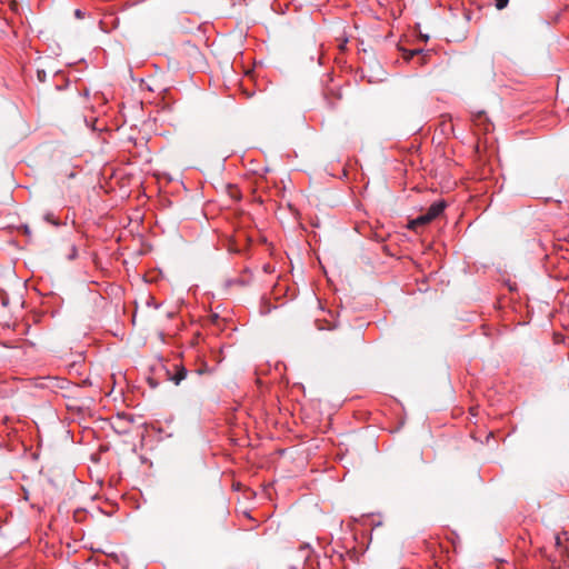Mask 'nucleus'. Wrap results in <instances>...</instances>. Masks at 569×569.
Here are the masks:
<instances>
[{
  "instance_id": "6",
  "label": "nucleus",
  "mask_w": 569,
  "mask_h": 569,
  "mask_svg": "<svg viewBox=\"0 0 569 569\" xmlns=\"http://www.w3.org/2000/svg\"><path fill=\"white\" fill-rule=\"evenodd\" d=\"M509 0H496V8L502 10L507 7Z\"/></svg>"
},
{
  "instance_id": "4",
  "label": "nucleus",
  "mask_w": 569,
  "mask_h": 569,
  "mask_svg": "<svg viewBox=\"0 0 569 569\" xmlns=\"http://www.w3.org/2000/svg\"><path fill=\"white\" fill-rule=\"evenodd\" d=\"M486 116H485V112H478L477 114H475L473 117V121L477 123V124H482L485 121H486Z\"/></svg>"
},
{
  "instance_id": "7",
  "label": "nucleus",
  "mask_w": 569,
  "mask_h": 569,
  "mask_svg": "<svg viewBox=\"0 0 569 569\" xmlns=\"http://www.w3.org/2000/svg\"><path fill=\"white\" fill-rule=\"evenodd\" d=\"M46 76L47 74H46L44 70H38L37 77H38L39 81L44 82L46 81Z\"/></svg>"
},
{
  "instance_id": "1",
  "label": "nucleus",
  "mask_w": 569,
  "mask_h": 569,
  "mask_svg": "<svg viewBox=\"0 0 569 569\" xmlns=\"http://www.w3.org/2000/svg\"><path fill=\"white\" fill-rule=\"evenodd\" d=\"M446 206L447 204L445 201H438V202L432 203L426 213L411 220L408 224V228L411 230H417L418 227L430 223L432 220H435L442 213Z\"/></svg>"
},
{
  "instance_id": "8",
  "label": "nucleus",
  "mask_w": 569,
  "mask_h": 569,
  "mask_svg": "<svg viewBox=\"0 0 569 569\" xmlns=\"http://www.w3.org/2000/svg\"><path fill=\"white\" fill-rule=\"evenodd\" d=\"M419 51L418 50H412V51H406L405 52V59L409 60L411 59L415 54H417Z\"/></svg>"
},
{
  "instance_id": "2",
  "label": "nucleus",
  "mask_w": 569,
  "mask_h": 569,
  "mask_svg": "<svg viewBox=\"0 0 569 569\" xmlns=\"http://www.w3.org/2000/svg\"><path fill=\"white\" fill-rule=\"evenodd\" d=\"M176 372L170 377L174 385H179L188 375V370L182 366H174Z\"/></svg>"
},
{
  "instance_id": "9",
  "label": "nucleus",
  "mask_w": 569,
  "mask_h": 569,
  "mask_svg": "<svg viewBox=\"0 0 569 569\" xmlns=\"http://www.w3.org/2000/svg\"><path fill=\"white\" fill-rule=\"evenodd\" d=\"M24 234L30 236V228L28 226L22 227Z\"/></svg>"
},
{
  "instance_id": "5",
  "label": "nucleus",
  "mask_w": 569,
  "mask_h": 569,
  "mask_svg": "<svg viewBox=\"0 0 569 569\" xmlns=\"http://www.w3.org/2000/svg\"><path fill=\"white\" fill-rule=\"evenodd\" d=\"M227 515H228L227 507H226L224 502H222L221 509H220V515H219L220 521H223L226 519Z\"/></svg>"
},
{
  "instance_id": "3",
  "label": "nucleus",
  "mask_w": 569,
  "mask_h": 569,
  "mask_svg": "<svg viewBox=\"0 0 569 569\" xmlns=\"http://www.w3.org/2000/svg\"><path fill=\"white\" fill-rule=\"evenodd\" d=\"M228 188H229V194L231 198H233L236 200L240 198V191L237 187L229 186Z\"/></svg>"
}]
</instances>
